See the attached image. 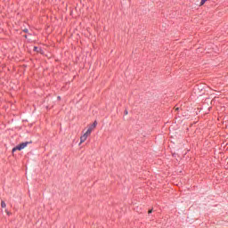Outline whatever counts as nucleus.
Wrapping results in <instances>:
<instances>
[{"label": "nucleus", "instance_id": "1", "mask_svg": "<svg viewBox=\"0 0 228 228\" xmlns=\"http://www.w3.org/2000/svg\"><path fill=\"white\" fill-rule=\"evenodd\" d=\"M28 143L29 142H26L19 144L18 146L12 149V152H15V151H22V149H26V147H28Z\"/></svg>", "mask_w": 228, "mask_h": 228}, {"label": "nucleus", "instance_id": "2", "mask_svg": "<svg viewBox=\"0 0 228 228\" xmlns=\"http://www.w3.org/2000/svg\"><path fill=\"white\" fill-rule=\"evenodd\" d=\"M95 127H97V121H94L87 129L86 133L87 134H92V132L94 131V129H95Z\"/></svg>", "mask_w": 228, "mask_h": 228}, {"label": "nucleus", "instance_id": "3", "mask_svg": "<svg viewBox=\"0 0 228 228\" xmlns=\"http://www.w3.org/2000/svg\"><path fill=\"white\" fill-rule=\"evenodd\" d=\"M88 136H90V134L86 132L81 137H80V143L79 145H81V143H85V142H86Z\"/></svg>", "mask_w": 228, "mask_h": 228}, {"label": "nucleus", "instance_id": "4", "mask_svg": "<svg viewBox=\"0 0 228 228\" xmlns=\"http://www.w3.org/2000/svg\"><path fill=\"white\" fill-rule=\"evenodd\" d=\"M1 208H6V203L4 201H2L1 202Z\"/></svg>", "mask_w": 228, "mask_h": 228}, {"label": "nucleus", "instance_id": "5", "mask_svg": "<svg viewBox=\"0 0 228 228\" xmlns=\"http://www.w3.org/2000/svg\"><path fill=\"white\" fill-rule=\"evenodd\" d=\"M207 1H208V0H201V2H200V6H203V4H205Z\"/></svg>", "mask_w": 228, "mask_h": 228}, {"label": "nucleus", "instance_id": "6", "mask_svg": "<svg viewBox=\"0 0 228 228\" xmlns=\"http://www.w3.org/2000/svg\"><path fill=\"white\" fill-rule=\"evenodd\" d=\"M149 215H151V213H152V209L148 211Z\"/></svg>", "mask_w": 228, "mask_h": 228}, {"label": "nucleus", "instance_id": "7", "mask_svg": "<svg viewBox=\"0 0 228 228\" xmlns=\"http://www.w3.org/2000/svg\"><path fill=\"white\" fill-rule=\"evenodd\" d=\"M127 114H128V112H127V110H126V111H125V115H127Z\"/></svg>", "mask_w": 228, "mask_h": 228}, {"label": "nucleus", "instance_id": "8", "mask_svg": "<svg viewBox=\"0 0 228 228\" xmlns=\"http://www.w3.org/2000/svg\"><path fill=\"white\" fill-rule=\"evenodd\" d=\"M6 213H7V215H10V212H8V211H5Z\"/></svg>", "mask_w": 228, "mask_h": 228}, {"label": "nucleus", "instance_id": "9", "mask_svg": "<svg viewBox=\"0 0 228 228\" xmlns=\"http://www.w3.org/2000/svg\"><path fill=\"white\" fill-rule=\"evenodd\" d=\"M175 110H179V108H176Z\"/></svg>", "mask_w": 228, "mask_h": 228}, {"label": "nucleus", "instance_id": "10", "mask_svg": "<svg viewBox=\"0 0 228 228\" xmlns=\"http://www.w3.org/2000/svg\"><path fill=\"white\" fill-rule=\"evenodd\" d=\"M58 99H61L60 96L58 97Z\"/></svg>", "mask_w": 228, "mask_h": 228}]
</instances>
